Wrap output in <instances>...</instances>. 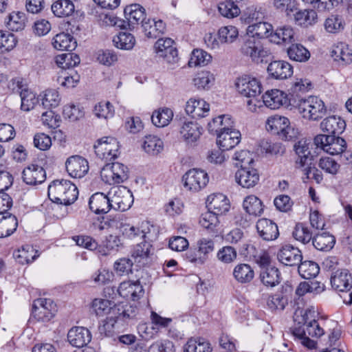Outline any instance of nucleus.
Returning a JSON list of instances; mask_svg holds the SVG:
<instances>
[{"mask_svg":"<svg viewBox=\"0 0 352 352\" xmlns=\"http://www.w3.org/2000/svg\"><path fill=\"white\" fill-rule=\"evenodd\" d=\"M77 187L66 179L54 180L48 186L50 199L58 204L69 206L78 198Z\"/></svg>","mask_w":352,"mask_h":352,"instance_id":"1","label":"nucleus"},{"mask_svg":"<svg viewBox=\"0 0 352 352\" xmlns=\"http://www.w3.org/2000/svg\"><path fill=\"white\" fill-rule=\"evenodd\" d=\"M235 85L241 96L250 98L247 100V105L251 111H254L256 107L260 106L258 97L262 92V85L257 78L243 76L237 79Z\"/></svg>","mask_w":352,"mask_h":352,"instance_id":"2","label":"nucleus"},{"mask_svg":"<svg viewBox=\"0 0 352 352\" xmlns=\"http://www.w3.org/2000/svg\"><path fill=\"white\" fill-rule=\"evenodd\" d=\"M298 109V113L305 119L318 120L326 113L324 102L317 96H309L292 105Z\"/></svg>","mask_w":352,"mask_h":352,"instance_id":"3","label":"nucleus"},{"mask_svg":"<svg viewBox=\"0 0 352 352\" xmlns=\"http://www.w3.org/2000/svg\"><path fill=\"white\" fill-rule=\"evenodd\" d=\"M214 250V241L202 238L197 241L194 248H190L186 252V258L189 262L195 265H203L208 260Z\"/></svg>","mask_w":352,"mask_h":352,"instance_id":"4","label":"nucleus"},{"mask_svg":"<svg viewBox=\"0 0 352 352\" xmlns=\"http://www.w3.org/2000/svg\"><path fill=\"white\" fill-rule=\"evenodd\" d=\"M314 144L331 155L343 154L346 149V141L338 135H318Z\"/></svg>","mask_w":352,"mask_h":352,"instance_id":"5","label":"nucleus"},{"mask_svg":"<svg viewBox=\"0 0 352 352\" xmlns=\"http://www.w3.org/2000/svg\"><path fill=\"white\" fill-rule=\"evenodd\" d=\"M128 173V168L121 163L107 164L100 171V177L104 182L112 185L126 181Z\"/></svg>","mask_w":352,"mask_h":352,"instance_id":"6","label":"nucleus"},{"mask_svg":"<svg viewBox=\"0 0 352 352\" xmlns=\"http://www.w3.org/2000/svg\"><path fill=\"white\" fill-rule=\"evenodd\" d=\"M119 142L113 137H103L94 144L96 155L106 161L115 160L119 155Z\"/></svg>","mask_w":352,"mask_h":352,"instance_id":"7","label":"nucleus"},{"mask_svg":"<svg viewBox=\"0 0 352 352\" xmlns=\"http://www.w3.org/2000/svg\"><path fill=\"white\" fill-rule=\"evenodd\" d=\"M208 182V173L199 168L190 169L182 177L184 188L192 192H198L205 188Z\"/></svg>","mask_w":352,"mask_h":352,"instance_id":"8","label":"nucleus"},{"mask_svg":"<svg viewBox=\"0 0 352 352\" xmlns=\"http://www.w3.org/2000/svg\"><path fill=\"white\" fill-rule=\"evenodd\" d=\"M241 52L244 56L250 57L252 61L256 63L263 62V58L271 54L270 50L263 47L258 40L251 36L244 41L241 47Z\"/></svg>","mask_w":352,"mask_h":352,"instance_id":"9","label":"nucleus"},{"mask_svg":"<svg viewBox=\"0 0 352 352\" xmlns=\"http://www.w3.org/2000/svg\"><path fill=\"white\" fill-rule=\"evenodd\" d=\"M112 195L111 201L113 208L120 211L129 210L133 203V196L131 191L126 187L121 186L112 189L109 195Z\"/></svg>","mask_w":352,"mask_h":352,"instance_id":"10","label":"nucleus"},{"mask_svg":"<svg viewBox=\"0 0 352 352\" xmlns=\"http://www.w3.org/2000/svg\"><path fill=\"white\" fill-rule=\"evenodd\" d=\"M54 305L51 299L38 298L32 305V316L37 321L48 322L54 317Z\"/></svg>","mask_w":352,"mask_h":352,"instance_id":"11","label":"nucleus"},{"mask_svg":"<svg viewBox=\"0 0 352 352\" xmlns=\"http://www.w3.org/2000/svg\"><path fill=\"white\" fill-rule=\"evenodd\" d=\"M278 260L285 265L297 266L302 260L301 251L290 244L281 246L277 253Z\"/></svg>","mask_w":352,"mask_h":352,"instance_id":"12","label":"nucleus"},{"mask_svg":"<svg viewBox=\"0 0 352 352\" xmlns=\"http://www.w3.org/2000/svg\"><path fill=\"white\" fill-rule=\"evenodd\" d=\"M261 98L265 105L271 109H277L283 106H290V99L288 95L279 89L267 91Z\"/></svg>","mask_w":352,"mask_h":352,"instance_id":"13","label":"nucleus"},{"mask_svg":"<svg viewBox=\"0 0 352 352\" xmlns=\"http://www.w3.org/2000/svg\"><path fill=\"white\" fill-rule=\"evenodd\" d=\"M127 22H124L123 28L133 30L135 25L142 24L146 19L145 9L140 4L127 6L124 10Z\"/></svg>","mask_w":352,"mask_h":352,"instance_id":"14","label":"nucleus"},{"mask_svg":"<svg viewBox=\"0 0 352 352\" xmlns=\"http://www.w3.org/2000/svg\"><path fill=\"white\" fill-rule=\"evenodd\" d=\"M236 182L243 188L254 187L259 181L258 170L252 165L240 168L235 173Z\"/></svg>","mask_w":352,"mask_h":352,"instance_id":"15","label":"nucleus"},{"mask_svg":"<svg viewBox=\"0 0 352 352\" xmlns=\"http://www.w3.org/2000/svg\"><path fill=\"white\" fill-rule=\"evenodd\" d=\"M68 173L75 178H81L88 172V162L85 158L78 156H72L65 162Z\"/></svg>","mask_w":352,"mask_h":352,"instance_id":"16","label":"nucleus"},{"mask_svg":"<svg viewBox=\"0 0 352 352\" xmlns=\"http://www.w3.org/2000/svg\"><path fill=\"white\" fill-rule=\"evenodd\" d=\"M258 234L264 241H273L279 236L278 226L269 219L263 218L256 222Z\"/></svg>","mask_w":352,"mask_h":352,"instance_id":"17","label":"nucleus"},{"mask_svg":"<svg viewBox=\"0 0 352 352\" xmlns=\"http://www.w3.org/2000/svg\"><path fill=\"white\" fill-rule=\"evenodd\" d=\"M269 75L274 79H286L293 74V67L285 60H274L267 66Z\"/></svg>","mask_w":352,"mask_h":352,"instance_id":"18","label":"nucleus"},{"mask_svg":"<svg viewBox=\"0 0 352 352\" xmlns=\"http://www.w3.org/2000/svg\"><path fill=\"white\" fill-rule=\"evenodd\" d=\"M67 340L74 346L80 348L86 346L91 340L90 331L82 327H74L67 333Z\"/></svg>","mask_w":352,"mask_h":352,"instance_id":"19","label":"nucleus"},{"mask_svg":"<svg viewBox=\"0 0 352 352\" xmlns=\"http://www.w3.org/2000/svg\"><path fill=\"white\" fill-rule=\"evenodd\" d=\"M22 178L28 185L41 184L46 179L45 171L42 166L31 164L23 169Z\"/></svg>","mask_w":352,"mask_h":352,"instance_id":"20","label":"nucleus"},{"mask_svg":"<svg viewBox=\"0 0 352 352\" xmlns=\"http://www.w3.org/2000/svg\"><path fill=\"white\" fill-rule=\"evenodd\" d=\"M118 292L120 296L135 300L144 294V289L139 280H127L120 284Z\"/></svg>","mask_w":352,"mask_h":352,"instance_id":"21","label":"nucleus"},{"mask_svg":"<svg viewBox=\"0 0 352 352\" xmlns=\"http://www.w3.org/2000/svg\"><path fill=\"white\" fill-rule=\"evenodd\" d=\"M206 206L208 210L212 211V212L217 216L226 213L230 209L229 200L221 193L208 196Z\"/></svg>","mask_w":352,"mask_h":352,"instance_id":"22","label":"nucleus"},{"mask_svg":"<svg viewBox=\"0 0 352 352\" xmlns=\"http://www.w3.org/2000/svg\"><path fill=\"white\" fill-rule=\"evenodd\" d=\"M311 83L309 80L296 79L289 89L288 96L290 99V106L298 102V100H302L306 98L304 94L311 89Z\"/></svg>","mask_w":352,"mask_h":352,"instance_id":"23","label":"nucleus"},{"mask_svg":"<svg viewBox=\"0 0 352 352\" xmlns=\"http://www.w3.org/2000/svg\"><path fill=\"white\" fill-rule=\"evenodd\" d=\"M332 287L338 292H348L352 288V276L346 269L338 270L331 278Z\"/></svg>","mask_w":352,"mask_h":352,"instance_id":"24","label":"nucleus"},{"mask_svg":"<svg viewBox=\"0 0 352 352\" xmlns=\"http://www.w3.org/2000/svg\"><path fill=\"white\" fill-rule=\"evenodd\" d=\"M89 206L91 210L96 214H105L113 205L110 197L102 192H96L90 197Z\"/></svg>","mask_w":352,"mask_h":352,"instance_id":"25","label":"nucleus"},{"mask_svg":"<svg viewBox=\"0 0 352 352\" xmlns=\"http://www.w3.org/2000/svg\"><path fill=\"white\" fill-rule=\"evenodd\" d=\"M217 144L222 151L233 148L241 140V133L238 130L222 131L217 135Z\"/></svg>","mask_w":352,"mask_h":352,"instance_id":"26","label":"nucleus"},{"mask_svg":"<svg viewBox=\"0 0 352 352\" xmlns=\"http://www.w3.org/2000/svg\"><path fill=\"white\" fill-rule=\"evenodd\" d=\"M320 127L327 133L326 135H339L344 132L346 123L340 117L333 116L324 119L320 123Z\"/></svg>","mask_w":352,"mask_h":352,"instance_id":"27","label":"nucleus"},{"mask_svg":"<svg viewBox=\"0 0 352 352\" xmlns=\"http://www.w3.org/2000/svg\"><path fill=\"white\" fill-rule=\"evenodd\" d=\"M187 114L194 118H204L209 112V104L204 100H196L190 98L187 102L185 108Z\"/></svg>","mask_w":352,"mask_h":352,"instance_id":"28","label":"nucleus"},{"mask_svg":"<svg viewBox=\"0 0 352 352\" xmlns=\"http://www.w3.org/2000/svg\"><path fill=\"white\" fill-rule=\"evenodd\" d=\"M199 223L208 233L211 234H217L220 229L219 216L209 210L201 214Z\"/></svg>","mask_w":352,"mask_h":352,"instance_id":"29","label":"nucleus"},{"mask_svg":"<svg viewBox=\"0 0 352 352\" xmlns=\"http://www.w3.org/2000/svg\"><path fill=\"white\" fill-rule=\"evenodd\" d=\"M309 142L306 140H299L294 144V151L298 157L296 160V166L298 168L303 167L313 160V155L311 154L309 149Z\"/></svg>","mask_w":352,"mask_h":352,"instance_id":"30","label":"nucleus"},{"mask_svg":"<svg viewBox=\"0 0 352 352\" xmlns=\"http://www.w3.org/2000/svg\"><path fill=\"white\" fill-rule=\"evenodd\" d=\"M13 256L19 263L25 265L34 261L39 256V254L33 246L27 244L15 250Z\"/></svg>","mask_w":352,"mask_h":352,"instance_id":"31","label":"nucleus"},{"mask_svg":"<svg viewBox=\"0 0 352 352\" xmlns=\"http://www.w3.org/2000/svg\"><path fill=\"white\" fill-rule=\"evenodd\" d=\"M248 33L251 34V37L258 38H269L271 41V35L273 32L272 25L267 22L257 21L248 27Z\"/></svg>","mask_w":352,"mask_h":352,"instance_id":"32","label":"nucleus"},{"mask_svg":"<svg viewBox=\"0 0 352 352\" xmlns=\"http://www.w3.org/2000/svg\"><path fill=\"white\" fill-rule=\"evenodd\" d=\"M243 0H224L220 2L218 10L221 16L228 19H233L241 13L240 4Z\"/></svg>","mask_w":352,"mask_h":352,"instance_id":"33","label":"nucleus"},{"mask_svg":"<svg viewBox=\"0 0 352 352\" xmlns=\"http://www.w3.org/2000/svg\"><path fill=\"white\" fill-rule=\"evenodd\" d=\"M294 16L296 24L303 28L314 25L318 21V14L314 9L300 10Z\"/></svg>","mask_w":352,"mask_h":352,"instance_id":"34","label":"nucleus"},{"mask_svg":"<svg viewBox=\"0 0 352 352\" xmlns=\"http://www.w3.org/2000/svg\"><path fill=\"white\" fill-rule=\"evenodd\" d=\"M52 45L58 50L68 52L74 50L77 46L76 41L74 37L65 32L56 34L53 38Z\"/></svg>","mask_w":352,"mask_h":352,"instance_id":"35","label":"nucleus"},{"mask_svg":"<svg viewBox=\"0 0 352 352\" xmlns=\"http://www.w3.org/2000/svg\"><path fill=\"white\" fill-rule=\"evenodd\" d=\"M18 227L16 217L10 214L0 216V238H6L12 235Z\"/></svg>","mask_w":352,"mask_h":352,"instance_id":"36","label":"nucleus"},{"mask_svg":"<svg viewBox=\"0 0 352 352\" xmlns=\"http://www.w3.org/2000/svg\"><path fill=\"white\" fill-rule=\"evenodd\" d=\"M335 243V236L327 232L316 234L312 240V244L314 248L320 251L331 250L333 248Z\"/></svg>","mask_w":352,"mask_h":352,"instance_id":"37","label":"nucleus"},{"mask_svg":"<svg viewBox=\"0 0 352 352\" xmlns=\"http://www.w3.org/2000/svg\"><path fill=\"white\" fill-rule=\"evenodd\" d=\"M294 30L288 25H284L278 28L275 31L273 30L272 35H271V42L280 44V43H292L294 40Z\"/></svg>","mask_w":352,"mask_h":352,"instance_id":"38","label":"nucleus"},{"mask_svg":"<svg viewBox=\"0 0 352 352\" xmlns=\"http://www.w3.org/2000/svg\"><path fill=\"white\" fill-rule=\"evenodd\" d=\"M289 124H290V122L287 118L276 115L271 116L267 119L266 122V129L272 134L280 136L284 129Z\"/></svg>","mask_w":352,"mask_h":352,"instance_id":"39","label":"nucleus"},{"mask_svg":"<svg viewBox=\"0 0 352 352\" xmlns=\"http://www.w3.org/2000/svg\"><path fill=\"white\" fill-rule=\"evenodd\" d=\"M201 129L198 124L186 122L181 127L180 133L186 142L193 143L199 138L201 134Z\"/></svg>","mask_w":352,"mask_h":352,"instance_id":"40","label":"nucleus"},{"mask_svg":"<svg viewBox=\"0 0 352 352\" xmlns=\"http://www.w3.org/2000/svg\"><path fill=\"white\" fill-rule=\"evenodd\" d=\"M314 313L310 309H306L302 315V322L306 326V333L311 337L319 338L324 334V330L321 328L315 319L309 320V315Z\"/></svg>","mask_w":352,"mask_h":352,"instance_id":"41","label":"nucleus"},{"mask_svg":"<svg viewBox=\"0 0 352 352\" xmlns=\"http://www.w3.org/2000/svg\"><path fill=\"white\" fill-rule=\"evenodd\" d=\"M289 58L296 62H306L310 58L309 51L300 43H292L287 50Z\"/></svg>","mask_w":352,"mask_h":352,"instance_id":"42","label":"nucleus"},{"mask_svg":"<svg viewBox=\"0 0 352 352\" xmlns=\"http://www.w3.org/2000/svg\"><path fill=\"white\" fill-rule=\"evenodd\" d=\"M233 276L240 283H249L254 278V272L250 265L240 263L234 268Z\"/></svg>","mask_w":352,"mask_h":352,"instance_id":"43","label":"nucleus"},{"mask_svg":"<svg viewBox=\"0 0 352 352\" xmlns=\"http://www.w3.org/2000/svg\"><path fill=\"white\" fill-rule=\"evenodd\" d=\"M260 278L263 285L274 287L280 282V273L276 267L261 270Z\"/></svg>","mask_w":352,"mask_h":352,"instance_id":"44","label":"nucleus"},{"mask_svg":"<svg viewBox=\"0 0 352 352\" xmlns=\"http://www.w3.org/2000/svg\"><path fill=\"white\" fill-rule=\"evenodd\" d=\"M243 207L249 215L257 217L263 212L262 201L255 195H249L243 202Z\"/></svg>","mask_w":352,"mask_h":352,"instance_id":"45","label":"nucleus"},{"mask_svg":"<svg viewBox=\"0 0 352 352\" xmlns=\"http://www.w3.org/2000/svg\"><path fill=\"white\" fill-rule=\"evenodd\" d=\"M74 10L72 0H58L52 5V11L58 17L69 16L74 13Z\"/></svg>","mask_w":352,"mask_h":352,"instance_id":"46","label":"nucleus"},{"mask_svg":"<svg viewBox=\"0 0 352 352\" xmlns=\"http://www.w3.org/2000/svg\"><path fill=\"white\" fill-rule=\"evenodd\" d=\"M211 351L210 343L201 338L188 339L183 347L184 352H211Z\"/></svg>","mask_w":352,"mask_h":352,"instance_id":"47","label":"nucleus"},{"mask_svg":"<svg viewBox=\"0 0 352 352\" xmlns=\"http://www.w3.org/2000/svg\"><path fill=\"white\" fill-rule=\"evenodd\" d=\"M173 112L169 108H162L155 111L151 116V120L154 125L157 127L167 126L172 120Z\"/></svg>","mask_w":352,"mask_h":352,"instance_id":"48","label":"nucleus"},{"mask_svg":"<svg viewBox=\"0 0 352 352\" xmlns=\"http://www.w3.org/2000/svg\"><path fill=\"white\" fill-rule=\"evenodd\" d=\"M26 16L22 12H13L8 16L6 21V27L11 31H19L23 30L25 26Z\"/></svg>","mask_w":352,"mask_h":352,"instance_id":"49","label":"nucleus"},{"mask_svg":"<svg viewBox=\"0 0 352 352\" xmlns=\"http://www.w3.org/2000/svg\"><path fill=\"white\" fill-rule=\"evenodd\" d=\"M80 59L78 55L71 52L64 53L56 56L57 65L63 69H70L80 63Z\"/></svg>","mask_w":352,"mask_h":352,"instance_id":"50","label":"nucleus"},{"mask_svg":"<svg viewBox=\"0 0 352 352\" xmlns=\"http://www.w3.org/2000/svg\"><path fill=\"white\" fill-rule=\"evenodd\" d=\"M297 266L300 275L305 279L315 278L320 272L318 265L311 261H301Z\"/></svg>","mask_w":352,"mask_h":352,"instance_id":"51","label":"nucleus"},{"mask_svg":"<svg viewBox=\"0 0 352 352\" xmlns=\"http://www.w3.org/2000/svg\"><path fill=\"white\" fill-rule=\"evenodd\" d=\"M115 46L119 49L129 50H131L135 44V36L129 32H120L113 38Z\"/></svg>","mask_w":352,"mask_h":352,"instance_id":"52","label":"nucleus"},{"mask_svg":"<svg viewBox=\"0 0 352 352\" xmlns=\"http://www.w3.org/2000/svg\"><path fill=\"white\" fill-rule=\"evenodd\" d=\"M162 140L155 135H147L143 144L144 150L151 155H157L163 149Z\"/></svg>","mask_w":352,"mask_h":352,"instance_id":"53","label":"nucleus"},{"mask_svg":"<svg viewBox=\"0 0 352 352\" xmlns=\"http://www.w3.org/2000/svg\"><path fill=\"white\" fill-rule=\"evenodd\" d=\"M120 243V241L118 236L110 234L106 237L102 245H98V252L102 256L109 255L111 251L118 250Z\"/></svg>","mask_w":352,"mask_h":352,"instance_id":"54","label":"nucleus"},{"mask_svg":"<svg viewBox=\"0 0 352 352\" xmlns=\"http://www.w3.org/2000/svg\"><path fill=\"white\" fill-rule=\"evenodd\" d=\"M325 30L329 33L336 34L344 30V22L339 15H331L324 21Z\"/></svg>","mask_w":352,"mask_h":352,"instance_id":"55","label":"nucleus"},{"mask_svg":"<svg viewBox=\"0 0 352 352\" xmlns=\"http://www.w3.org/2000/svg\"><path fill=\"white\" fill-rule=\"evenodd\" d=\"M213 81V75L208 71L198 72L193 78L194 85L199 89H209Z\"/></svg>","mask_w":352,"mask_h":352,"instance_id":"56","label":"nucleus"},{"mask_svg":"<svg viewBox=\"0 0 352 352\" xmlns=\"http://www.w3.org/2000/svg\"><path fill=\"white\" fill-rule=\"evenodd\" d=\"M293 236L303 244H307L313 240L312 233L305 223H298L293 231Z\"/></svg>","mask_w":352,"mask_h":352,"instance_id":"57","label":"nucleus"},{"mask_svg":"<svg viewBox=\"0 0 352 352\" xmlns=\"http://www.w3.org/2000/svg\"><path fill=\"white\" fill-rule=\"evenodd\" d=\"M273 5L276 10L285 13L287 16H291L298 8L296 0H274Z\"/></svg>","mask_w":352,"mask_h":352,"instance_id":"58","label":"nucleus"},{"mask_svg":"<svg viewBox=\"0 0 352 352\" xmlns=\"http://www.w3.org/2000/svg\"><path fill=\"white\" fill-rule=\"evenodd\" d=\"M319 167L326 173L336 175L340 169V165L334 159L330 157H322L318 163Z\"/></svg>","mask_w":352,"mask_h":352,"instance_id":"59","label":"nucleus"},{"mask_svg":"<svg viewBox=\"0 0 352 352\" xmlns=\"http://www.w3.org/2000/svg\"><path fill=\"white\" fill-rule=\"evenodd\" d=\"M91 308L96 316H103L111 311L112 302L107 299L95 298L92 301Z\"/></svg>","mask_w":352,"mask_h":352,"instance_id":"60","label":"nucleus"},{"mask_svg":"<svg viewBox=\"0 0 352 352\" xmlns=\"http://www.w3.org/2000/svg\"><path fill=\"white\" fill-rule=\"evenodd\" d=\"M239 34L236 27L230 25L222 27L218 32V38L222 43H231L234 42Z\"/></svg>","mask_w":352,"mask_h":352,"instance_id":"61","label":"nucleus"},{"mask_svg":"<svg viewBox=\"0 0 352 352\" xmlns=\"http://www.w3.org/2000/svg\"><path fill=\"white\" fill-rule=\"evenodd\" d=\"M216 124H225L226 128L233 129L234 122L229 115H221L212 119L211 122L208 124V129L210 133H217L219 131V128L216 127Z\"/></svg>","mask_w":352,"mask_h":352,"instance_id":"62","label":"nucleus"},{"mask_svg":"<svg viewBox=\"0 0 352 352\" xmlns=\"http://www.w3.org/2000/svg\"><path fill=\"white\" fill-rule=\"evenodd\" d=\"M42 104L45 108L51 109L56 107L60 101L58 92L55 89H47L42 97Z\"/></svg>","mask_w":352,"mask_h":352,"instance_id":"63","label":"nucleus"},{"mask_svg":"<svg viewBox=\"0 0 352 352\" xmlns=\"http://www.w3.org/2000/svg\"><path fill=\"white\" fill-rule=\"evenodd\" d=\"M21 108L23 111H28L32 109L38 103V99L36 94L31 91L29 88L23 92L21 95Z\"/></svg>","mask_w":352,"mask_h":352,"instance_id":"64","label":"nucleus"}]
</instances>
